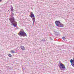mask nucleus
I'll return each instance as SVG.
<instances>
[{
  "instance_id": "f257e3e1",
  "label": "nucleus",
  "mask_w": 74,
  "mask_h": 74,
  "mask_svg": "<svg viewBox=\"0 0 74 74\" xmlns=\"http://www.w3.org/2000/svg\"><path fill=\"white\" fill-rule=\"evenodd\" d=\"M10 16L11 18H9L10 22H11V23H12V25L14 26V27H16L17 22L15 21V19H14V14L12 12L11 13Z\"/></svg>"
},
{
  "instance_id": "f03ea898",
  "label": "nucleus",
  "mask_w": 74,
  "mask_h": 74,
  "mask_svg": "<svg viewBox=\"0 0 74 74\" xmlns=\"http://www.w3.org/2000/svg\"><path fill=\"white\" fill-rule=\"evenodd\" d=\"M18 35L20 37H27V34L25 33L24 30L22 29H21L19 32V33L18 34Z\"/></svg>"
},
{
  "instance_id": "7ed1b4c3",
  "label": "nucleus",
  "mask_w": 74,
  "mask_h": 74,
  "mask_svg": "<svg viewBox=\"0 0 74 74\" xmlns=\"http://www.w3.org/2000/svg\"><path fill=\"white\" fill-rule=\"evenodd\" d=\"M55 23L56 26L58 27H63L64 26L63 24H62L59 21H56Z\"/></svg>"
},
{
  "instance_id": "20e7f679",
  "label": "nucleus",
  "mask_w": 74,
  "mask_h": 74,
  "mask_svg": "<svg viewBox=\"0 0 74 74\" xmlns=\"http://www.w3.org/2000/svg\"><path fill=\"white\" fill-rule=\"evenodd\" d=\"M58 66L61 70L64 71V70H66V67H65V66L62 63H60V66Z\"/></svg>"
},
{
  "instance_id": "39448f33",
  "label": "nucleus",
  "mask_w": 74,
  "mask_h": 74,
  "mask_svg": "<svg viewBox=\"0 0 74 74\" xmlns=\"http://www.w3.org/2000/svg\"><path fill=\"white\" fill-rule=\"evenodd\" d=\"M30 17H31V18H34L35 16H34V15L32 12H31L30 13V15L29 16Z\"/></svg>"
},
{
  "instance_id": "423d86ee",
  "label": "nucleus",
  "mask_w": 74,
  "mask_h": 74,
  "mask_svg": "<svg viewBox=\"0 0 74 74\" xmlns=\"http://www.w3.org/2000/svg\"><path fill=\"white\" fill-rule=\"evenodd\" d=\"M10 9L11 10V11H12V12L14 11V9H13V7L12 5L11 6Z\"/></svg>"
},
{
  "instance_id": "0eeeda50",
  "label": "nucleus",
  "mask_w": 74,
  "mask_h": 74,
  "mask_svg": "<svg viewBox=\"0 0 74 74\" xmlns=\"http://www.w3.org/2000/svg\"><path fill=\"white\" fill-rule=\"evenodd\" d=\"M35 18L34 17H33L32 18V21H33V23L35 22Z\"/></svg>"
},
{
  "instance_id": "6e6552de",
  "label": "nucleus",
  "mask_w": 74,
  "mask_h": 74,
  "mask_svg": "<svg viewBox=\"0 0 74 74\" xmlns=\"http://www.w3.org/2000/svg\"><path fill=\"white\" fill-rule=\"evenodd\" d=\"M21 48L22 49V50H25V48H24V47L23 46H21Z\"/></svg>"
},
{
  "instance_id": "1a4fd4ad",
  "label": "nucleus",
  "mask_w": 74,
  "mask_h": 74,
  "mask_svg": "<svg viewBox=\"0 0 74 74\" xmlns=\"http://www.w3.org/2000/svg\"><path fill=\"white\" fill-rule=\"evenodd\" d=\"M11 52L12 53H15V51L12 50L11 51Z\"/></svg>"
},
{
  "instance_id": "9d476101",
  "label": "nucleus",
  "mask_w": 74,
  "mask_h": 74,
  "mask_svg": "<svg viewBox=\"0 0 74 74\" xmlns=\"http://www.w3.org/2000/svg\"><path fill=\"white\" fill-rule=\"evenodd\" d=\"M70 62H71V63H73V60L71 59L70 60Z\"/></svg>"
},
{
  "instance_id": "9b49d317",
  "label": "nucleus",
  "mask_w": 74,
  "mask_h": 74,
  "mask_svg": "<svg viewBox=\"0 0 74 74\" xmlns=\"http://www.w3.org/2000/svg\"><path fill=\"white\" fill-rule=\"evenodd\" d=\"M8 56L9 57H12V56L11 54H8Z\"/></svg>"
},
{
  "instance_id": "f8f14e48",
  "label": "nucleus",
  "mask_w": 74,
  "mask_h": 74,
  "mask_svg": "<svg viewBox=\"0 0 74 74\" xmlns=\"http://www.w3.org/2000/svg\"><path fill=\"white\" fill-rule=\"evenodd\" d=\"M56 33H57V34H56V35H59L60 34L58 32H56Z\"/></svg>"
},
{
  "instance_id": "ddd939ff",
  "label": "nucleus",
  "mask_w": 74,
  "mask_h": 74,
  "mask_svg": "<svg viewBox=\"0 0 74 74\" xmlns=\"http://www.w3.org/2000/svg\"><path fill=\"white\" fill-rule=\"evenodd\" d=\"M62 39H63L64 40H66V38L65 37H62Z\"/></svg>"
},
{
  "instance_id": "4468645a",
  "label": "nucleus",
  "mask_w": 74,
  "mask_h": 74,
  "mask_svg": "<svg viewBox=\"0 0 74 74\" xmlns=\"http://www.w3.org/2000/svg\"><path fill=\"white\" fill-rule=\"evenodd\" d=\"M41 41H43L44 42H45V40H42Z\"/></svg>"
},
{
  "instance_id": "2eb2a0df",
  "label": "nucleus",
  "mask_w": 74,
  "mask_h": 74,
  "mask_svg": "<svg viewBox=\"0 0 74 74\" xmlns=\"http://www.w3.org/2000/svg\"><path fill=\"white\" fill-rule=\"evenodd\" d=\"M71 64V65H72V66H74V63H72Z\"/></svg>"
},
{
  "instance_id": "dca6fc26",
  "label": "nucleus",
  "mask_w": 74,
  "mask_h": 74,
  "mask_svg": "<svg viewBox=\"0 0 74 74\" xmlns=\"http://www.w3.org/2000/svg\"><path fill=\"white\" fill-rule=\"evenodd\" d=\"M73 63H74V58L73 59Z\"/></svg>"
},
{
  "instance_id": "f3484780",
  "label": "nucleus",
  "mask_w": 74,
  "mask_h": 74,
  "mask_svg": "<svg viewBox=\"0 0 74 74\" xmlns=\"http://www.w3.org/2000/svg\"><path fill=\"white\" fill-rule=\"evenodd\" d=\"M50 40H53L51 38H50Z\"/></svg>"
},
{
  "instance_id": "a211bd4d",
  "label": "nucleus",
  "mask_w": 74,
  "mask_h": 74,
  "mask_svg": "<svg viewBox=\"0 0 74 74\" xmlns=\"http://www.w3.org/2000/svg\"><path fill=\"white\" fill-rule=\"evenodd\" d=\"M0 1H1V0H0Z\"/></svg>"
},
{
  "instance_id": "6ab92c4d",
  "label": "nucleus",
  "mask_w": 74,
  "mask_h": 74,
  "mask_svg": "<svg viewBox=\"0 0 74 74\" xmlns=\"http://www.w3.org/2000/svg\"><path fill=\"white\" fill-rule=\"evenodd\" d=\"M73 66V67H74V65Z\"/></svg>"
},
{
  "instance_id": "aec40b11",
  "label": "nucleus",
  "mask_w": 74,
  "mask_h": 74,
  "mask_svg": "<svg viewBox=\"0 0 74 74\" xmlns=\"http://www.w3.org/2000/svg\"><path fill=\"white\" fill-rule=\"evenodd\" d=\"M17 29H18V27H17Z\"/></svg>"
},
{
  "instance_id": "412c9836",
  "label": "nucleus",
  "mask_w": 74,
  "mask_h": 74,
  "mask_svg": "<svg viewBox=\"0 0 74 74\" xmlns=\"http://www.w3.org/2000/svg\"><path fill=\"white\" fill-rule=\"evenodd\" d=\"M54 40H55V39H54Z\"/></svg>"
}]
</instances>
